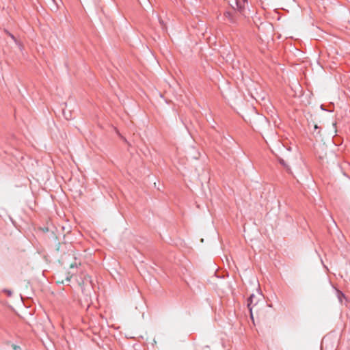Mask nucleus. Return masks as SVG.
I'll return each mask as SVG.
<instances>
[{
    "mask_svg": "<svg viewBox=\"0 0 350 350\" xmlns=\"http://www.w3.org/2000/svg\"><path fill=\"white\" fill-rule=\"evenodd\" d=\"M258 302V298L254 294L251 295L247 299V307L250 311L251 317L253 315V310L258 311L256 306Z\"/></svg>",
    "mask_w": 350,
    "mask_h": 350,
    "instance_id": "nucleus-1",
    "label": "nucleus"
},
{
    "mask_svg": "<svg viewBox=\"0 0 350 350\" xmlns=\"http://www.w3.org/2000/svg\"><path fill=\"white\" fill-rule=\"evenodd\" d=\"M5 33L10 37V38L13 40V42L16 44V46L18 47V49L20 50V51H22V49H23V45L21 43V42L19 40H18L15 36L12 34L11 33H10L7 30H5Z\"/></svg>",
    "mask_w": 350,
    "mask_h": 350,
    "instance_id": "nucleus-2",
    "label": "nucleus"
},
{
    "mask_svg": "<svg viewBox=\"0 0 350 350\" xmlns=\"http://www.w3.org/2000/svg\"><path fill=\"white\" fill-rule=\"evenodd\" d=\"M247 3V0H236V5L237 10L242 13L245 9V5Z\"/></svg>",
    "mask_w": 350,
    "mask_h": 350,
    "instance_id": "nucleus-3",
    "label": "nucleus"
},
{
    "mask_svg": "<svg viewBox=\"0 0 350 350\" xmlns=\"http://www.w3.org/2000/svg\"><path fill=\"white\" fill-rule=\"evenodd\" d=\"M12 347L13 350H21L20 347H18L16 345H12Z\"/></svg>",
    "mask_w": 350,
    "mask_h": 350,
    "instance_id": "nucleus-4",
    "label": "nucleus"
},
{
    "mask_svg": "<svg viewBox=\"0 0 350 350\" xmlns=\"http://www.w3.org/2000/svg\"><path fill=\"white\" fill-rule=\"evenodd\" d=\"M225 16H226V17H228V18H230V21H232V19L230 18V17H231V14H230V12H226V13H225Z\"/></svg>",
    "mask_w": 350,
    "mask_h": 350,
    "instance_id": "nucleus-5",
    "label": "nucleus"
},
{
    "mask_svg": "<svg viewBox=\"0 0 350 350\" xmlns=\"http://www.w3.org/2000/svg\"><path fill=\"white\" fill-rule=\"evenodd\" d=\"M280 163L282 165L286 166V164H285V162H284V160L281 159V160L280 161Z\"/></svg>",
    "mask_w": 350,
    "mask_h": 350,
    "instance_id": "nucleus-6",
    "label": "nucleus"
},
{
    "mask_svg": "<svg viewBox=\"0 0 350 350\" xmlns=\"http://www.w3.org/2000/svg\"><path fill=\"white\" fill-rule=\"evenodd\" d=\"M6 292L8 293V295H11L12 293L10 291H6Z\"/></svg>",
    "mask_w": 350,
    "mask_h": 350,
    "instance_id": "nucleus-7",
    "label": "nucleus"
},
{
    "mask_svg": "<svg viewBox=\"0 0 350 350\" xmlns=\"http://www.w3.org/2000/svg\"><path fill=\"white\" fill-rule=\"evenodd\" d=\"M338 294H339V296H340V295H341L342 296H343V294H342L341 292H340V291H338ZM339 299H340V297H339Z\"/></svg>",
    "mask_w": 350,
    "mask_h": 350,
    "instance_id": "nucleus-8",
    "label": "nucleus"
}]
</instances>
